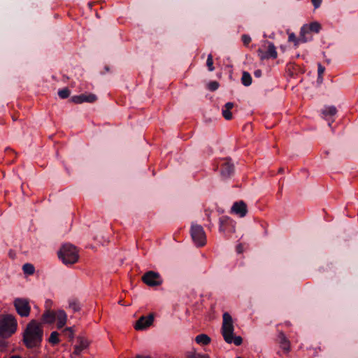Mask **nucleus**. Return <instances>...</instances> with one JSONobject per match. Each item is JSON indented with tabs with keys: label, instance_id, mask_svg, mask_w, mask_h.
<instances>
[{
	"label": "nucleus",
	"instance_id": "1",
	"mask_svg": "<svg viewBox=\"0 0 358 358\" xmlns=\"http://www.w3.org/2000/svg\"><path fill=\"white\" fill-rule=\"evenodd\" d=\"M42 324L32 320L26 326L23 332V343L27 348H38L43 340Z\"/></svg>",
	"mask_w": 358,
	"mask_h": 358
},
{
	"label": "nucleus",
	"instance_id": "2",
	"mask_svg": "<svg viewBox=\"0 0 358 358\" xmlns=\"http://www.w3.org/2000/svg\"><path fill=\"white\" fill-rule=\"evenodd\" d=\"M222 334L227 343H234L236 345H241L243 339L241 336H234V324L231 316L228 313L223 314Z\"/></svg>",
	"mask_w": 358,
	"mask_h": 358
},
{
	"label": "nucleus",
	"instance_id": "3",
	"mask_svg": "<svg viewBox=\"0 0 358 358\" xmlns=\"http://www.w3.org/2000/svg\"><path fill=\"white\" fill-rule=\"evenodd\" d=\"M17 327V322L13 315L0 316V337L6 338L13 334Z\"/></svg>",
	"mask_w": 358,
	"mask_h": 358
},
{
	"label": "nucleus",
	"instance_id": "4",
	"mask_svg": "<svg viewBox=\"0 0 358 358\" xmlns=\"http://www.w3.org/2000/svg\"><path fill=\"white\" fill-rule=\"evenodd\" d=\"M58 255L65 264H74L78 260V251L76 247L71 244L64 245Z\"/></svg>",
	"mask_w": 358,
	"mask_h": 358
},
{
	"label": "nucleus",
	"instance_id": "5",
	"mask_svg": "<svg viewBox=\"0 0 358 358\" xmlns=\"http://www.w3.org/2000/svg\"><path fill=\"white\" fill-rule=\"evenodd\" d=\"M14 306L21 317H28L31 311L29 301L26 299L17 298L14 301Z\"/></svg>",
	"mask_w": 358,
	"mask_h": 358
},
{
	"label": "nucleus",
	"instance_id": "6",
	"mask_svg": "<svg viewBox=\"0 0 358 358\" xmlns=\"http://www.w3.org/2000/svg\"><path fill=\"white\" fill-rule=\"evenodd\" d=\"M191 234L194 242L199 247L206 243V235L201 226L195 225L192 227Z\"/></svg>",
	"mask_w": 358,
	"mask_h": 358
},
{
	"label": "nucleus",
	"instance_id": "7",
	"mask_svg": "<svg viewBox=\"0 0 358 358\" xmlns=\"http://www.w3.org/2000/svg\"><path fill=\"white\" fill-rule=\"evenodd\" d=\"M142 281L150 287L159 286L162 283L160 275L155 271H148L141 278Z\"/></svg>",
	"mask_w": 358,
	"mask_h": 358
},
{
	"label": "nucleus",
	"instance_id": "8",
	"mask_svg": "<svg viewBox=\"0 0 358 358\" xmlns=\"http://www.w3.org/2000/svg\"><path fill=\"white\" fill-rule=\"evenodd\" d=\"M155 320V314L150 313L147 316H141L135 323L134 329L136 331L144 330L152 325Z\"/></svg>",
	"mask_w": 358,
	"mask_h": 358
},
{
	"label": "nucleus",
	"instance_id": "9",
	"mask_svg": "<svg viewBox=\"0 0 358 358\" xmlns=\"http://www.w3.org/2000/svg\"><path fill=\"white\" fill-rule=\"evenodd\" d=\"M321 29V25L317 22L310 23L308 25H306L302 27L301 30V41L306 43L307 39L306 38V33L310 31L315 33H318Z\"/></svg>",
	"mask_w": 358,
	"mask_h": 358
},
{
	"label": "nucleus",
	"instance_id": "10",
	"mask_svg": "<svg viewBox=\"0 0 358 358\" xmlns=\"http://www.w3.org/2000/svg\"><path fill=\"white\" fill-rule=\"evenodd\" d=\"M259 56L261 59H268L269 58L275 59L278 56V53L276 51V48L273 43H269L268 45V49L266 52H264L262 50H258Z\"/></svg>",
	"mask_w": 358,
	"mask_h": 358
},
{
	"label": "nucleus",
	"instance_id": "11",
	"mask_svg": "<svg viewBox=\"0 0 358 358\" xmlns=\"http://www.w3.org/2000/svg\"><path fill=\"white\" fill-rule=\"evenodd\" d=\"M96 100V97L93 94H80L71 97V101L76 104H80L84 102L92 103Z\"/></svg>",
	"mask_w": 358,
	"mask_h": 358
},
{
	"label": "nucleus",
	"instance_id": "12",
	"mask_svg": "<svg viewBox=\"0 0 358 358\" xmlns=\"http://www.w3.org/2000/svg\"><path fill=\"white\" fill-rule=\"evenodd\" d=\"M231 212L240 217H244L248 212L246 203L243 201L235 202L231 207Z\"/></svg>",
	"mask_w": 358,
	"mask_h": 358
},
{
	"label": "nucleus",
	"instance_id": "13",
	"mask_svg": "<svg viewBox=\"0 0 358 358\" xmlns=\"http://www.w3.org/2000/svg\"><path fill=\"white\" fill-rule=\"evenodd\" d=\"M57 327L58 329L62 328L66 323L67 315L63 310H58L56 313Z\"/></svg>",
	"mask_w": 358,
	"mask_h": 358
},
{
	"label": "nucleus",
	"instance_id": "14",
	"mask_svg": "<svg viewBox=\"0 0 358 358\" xmlns=\"http://www.w3.org/2000/svg\"><path fill=\"white\" fill-rule=\"evenodd\" d=\"M57 311L47 310L42 315V321L44 323L52 324L56 320Z\"/></svg>",
	"mask_w": 358,
	"mask_h": 358
},
{
	"label": "nucleus",
	"instance_id": "15",
	"mask_svg": "<svg viewBox=\"0 0 358 358\" xmlns=\"http://www.w3.org/2000/svg\"><path fill=\"white\" fill-rule=\"evenodd\" d=\"M279 338L280 339V343L281 348L285 352H289L291 345H290V342L287 340L285 335L282 332H280L279 334Z\"/></svg>",
	"mask_w": 358,
	"mask_h": 358
},
{
	"label": "nucleus",
	"instance_id": "16",
	"mask_svg": "<svg viewBox=\"0 0 358 358\" xmlns=\"http://www.w3.org/2000/svg\"><path fill=\"white\" fill-rule=\"evenodd\" d=\"M233 171V165L229 162H225L222 166L221 173L224 176H229Z\"/></svg>",
	"mask_w": 358,
	"mask_h": 358
},
{
	"label": "nucleus",
	"instance_id": "17",
	"mask_svg": "<svg viewBox=\"0 0 358 358\" xmlns=\"http://www.w3.org/2000/svg\"><path fill=\"white\" fill-rule=\"evenodd\" d=\"M195 341L199 344H202V345H206L210 343L211 340H210V338L208 335L200 334L196 337Z\"/></svg>",
	"mask_w": 358,
	"mask_h": 358
},
{
	"label": "nucleus",
	"instance_id": "18",
	"mask_svg": "<svg viewBox=\"0 0 358 358\" xmlns=\"http://www.w3.org/2000/svg\"><path fill=\"white\" fill-rule=\"evenodd\" d=\"M241 81L245 86L250 85L252 83V77L250 73L244 71L242 75Z\"/></svg>",
	"mask_w": 358,
	"mask_h": 358
},
{
	"label": "nucleus",
	"instance_id": "19",
	"mask_svg": "<svg viewBox=\"0 0 358 358\" xmlns=\"http://www.w3.org/2000/svg\"><path fill=\"white\" fill-rule=\"evenodd\" d=\"M187 358H210L208 355H201L195 350L190 351L187 355Z\"/></svg>",
	"mask_w": 358,
	"mask_h": 358
},
{
	"label": "nucleus",
	"instance_id": "20",
	"mask_svg": "<svg viewBox=\"0 0 358 358\" xmlns=\"http://www.w3.org/2000/svg\"><path fill=\"white\" fill-rule=\"evenodd\" d=\"M48 341L52 345L58 344L60 341L59 338V334L57 331L52 332Z\"/></svg>",
	"mask_w": 358,
	"mask_h": 358
},
{
	"label": "nucleus",
	"instance_id": "21",
	"mask_svg": "<svg viewBox=\"0 0 358 358\" xmlns=\"http://www.w3.org/2000/svg\"><path fill=\"white\" fill-rule=\"evenodd\" d=\"M23 271L27 275H32L35 271L34 266L31 264H25L23 266Z\"/></svg>",
	"mask_w": 358,
	"mask_h": 358
},
{
	"label": "nucleus",
	"instance_id": "22",
	"mask_svg": "<svg viewBox=\"0 0 358 358\" xmlns=\"http://www.w3.org/2000/svg\"><path fill=\"white\" fill-rule=\"evenodd\" d=\"M62 333L65 336L68 337L71 341H73L74 338V331L72 328H66L63 330Z\"/></svg>",
	"mask_w": 358,
	"mask_h": 358
},
{
	"label": "nucleus",
	"instance_id": "23",
	"mask_svg": "<svg viewBox=\"0 0 358 358\" xmlns=\"http://www.w3.org/2000/svg\"><path fill=\"white\" fill-rule=\"evenodd\" d=\"M78 339L80 341V346L77 347L76 349H79V350H82L85 348H87L89 346L90 342L87 339L82 338V337H79Z\"/></svg>",
	"mask_w": 358,
	"mask_h": 358
},
{
	"label": "nucleus",
	"instance_id": "24",
	"mask_svg": "<svg viewBox=\"0 0 358 358\" xmlns=\"http://www.w3.org/2000/svg\"><path fill=\"white\" fill-rule=\"evenodd\" d=\"M288 40L289 42L294 43L295 45H298L299 42L301 41V36H300V38H297L294 33H290L289 34Z\"/></svg>",
	"mask_w": 358,
	"mask_h": 358
},
{
	"label": "nucleus",
	"instance_id": "25",
	"mask_svg": "<svg viewBox=\"0 0 358 358\" xmlns=\"http://www.w3.org/2000/svg\"><path fill=\"white\" fill-rule=\"evenodd\" d=\"M58 94L62 99H66L69 96L70 90L68 88H64L62 90H59Z\"/></svg>",
	"mask_w": 358,
	"mask_h": 358
},
{
	"label": "nucleus",
	"instance_id": "26",
	"mask_svg": "<svg viewBox=\"0 0 358 358\" xmlns=\"http://www.w3.org/2000/svg\"><path fill=\"white\" fill-rule=\"evenodd\" d=\"M336 113V108L334 106H330L323 112V114L325 115H334Z\"/></svg>",
	"mask_w": 358,
	"mask_h": 358
},
{
	"label": "nucleus",
	"instance_id": "27",
	"mask_svg": "<svg viewBox=\"0 0 358 358\" xmlns=\"http://www.w3.org/2000/svg\"><path fill=\"white\" fill-rule=\"evenodd\" d=\"M207 66L208 67V69L212 71L214 70V66H213V56L212 55H209L208 56V59H207Z\"/></svg>",
	"mask_w": 358,
	"mask_h": 358
},
{
	"label": "nucleus",
	"instance_id": "28",
	"mask_svg": "<svg viewBox=\"0 0 358 358\" xmlns=\"http://www.w3.org/2000/svg\"><path fill=\"white\" fill-rule=\"evenodd\" d=\"M69 306L74 312H78L80 310V304L76 301L71 302Z\"/></svg>",
	"mask_w": 358,
	"mask_h": 358
},
{
	"label": "nucleus",
	"instance_id": "29",
	"mask_svg": "<svg viewBox=\"0 0 358 358\" xmlns=\"http://www.w3.org/2000/svg\"><path fill=\"white\" fill-rule=\"evenodd\" d=\"M222 115H223V117L227 120L232 119V117H233L231 110H227V109L224 110L222 111Z\"/></svg>",
	"mask_w": 358,
	"mask_h": 358
},
{
	"label": "nucleus",
	"instance_id": "30",
	"mask_svg": "<svg viewBox=\"0 0 358 358\" xmlns=\"http://www.w3.org/2000/svg\"><path fill=\"white\" fill-rule=\"evenodd\" d=\"M325 71V68L321 64L318 65V80L320 82L322 81V75Z\"/></svg>",
	"mask_w": 358,
	"mask_h": 358
},
{
	"label": "nucleus",
	"instance_id": "31",
	"mask_svg": "<svg viewBox=\"0 0 358 358\" xmlns=\"http://www.w3.org/2000/svg\"><path fill=\"white\" fill-rule=\"evenodd\" d=\"M208 88L211 91H215L219 87V83L217 81H212L208 83Z\"/></svg>",
	"mask_w": 358,
	"mask_h": 358
},
{
	"label": "nucleus",
	"instance_id": "32",
	"mask_svg": "<svg viewBox=\"0 0 358 358\" xmlns=\"http://www.w3.org/2000/svg\"><path fill=\"white\" fill-rule=\"evenodd\" d=\"M242 41L243 42V44L245 46H248L250 44V43L251 42V38L250 36H248L247 34H244L242 36Z\"/></svg>",
	"mask_w": 358,
	"mask_h": 358
},
{
	"label": "nucleus",
	"instance_id": "33",
	"mask_svg": "<svg viewBox=\"0 0 358 358\" xmlns=\"http://www.w3.org/2000/svg\"><path fill=\"white\" fill-rule=\"evenodd\" d=\"M311 1L315 8H317L320 6L322 0H311Z\"/></svg>",
	"mask_w": 358,
	"mask_h": 358
},
{
	"label": "nucleus",
	"instance_id": "34",
	"mask_svg": "<svg viewBox=\"0 0 358 358\" xmlns=\"http://www.w3.org/2000/svg\"><path fill=\"white\" fill-rule=\"evenodd\" d=\"M237 252L240 254L243 252L244 248L242 243H240L236 247Z\"/></svg>",
	"mask_w": 358,
	"mask_h": 358
},
{
	"label": "nucleus",
	"instance_id": "35",
	"mask_svg": "<svg viewBox=\"0 0 358 358\" xmlns=\"http://www.w3.org/2000/svg\"><path fill=\"white\" fill-rule=\"evenodd\" d=\"M234 107V103L231 102H228L225 104V108L227 110H231Z\"/></svg>",
	"mask_w": 358,
	"mask_h": 358
},
{
	"label": "nucleus",
	"instance_id": "36",
	"mask_svg": "<svg viewBox=\"0 0 358 358\" xmlns=\"http://www.w3.org/2000/svg\"><path fill=\"white\" fill-rule=\"evenodd\" d=\"M6 347V343L3 340L0 339V350L5 349Z\"/></svg>",
	"mask_w": 358,
	"mask_h": 358
},
{
	"label": "nucleus",
	"instance_id": "37",
	"mask_svg": "<svg viewBox=\"0 0 358 358\" xmlns=\"http://www.w3.org/2000/svg\"><path fill=\"white\" fill-rule=\"evenodd\" d=\"M255 75L257 76H261V71L260 70H257L255 72Z\"/></svg>",
	"mask_w": 358,
	"mask_h": 358
},
{
	"label": "nucleus",
	"instance_id": "38",
	"mask_svg": "<svg viewBox=\"0 0 358 358\" xmlns=\"http://www.w3.org/2000/svg\"><path fill=\"white\" fill-rule=\"evenodd\" d=\"M137 358H151L150 357H141V356H138L137 357Z\"/></svg>",
	"mask_w": 358,
	"mask_h": 358
},
{
	"label": "nucleus",
	"instance_id": "39",
	"mask_svg": "<svg viewBox=\"0 0 358 358\" xmlns=\"http://www.w3.org/2000/svg\"><path fill=\"white\" fill-rule=\"evenodd\" d=\"M10 358H21V357L19 356H12Z\"/></svg>",
	"mask_w": 358,
	"mask_h": 358
},
{
	"label": "nucleus",
	"instance_id": "40",
	"mask_svg": "<svg viewBox=\"0 0 358 358\" xmlns=\"http://www.w3.org/2000/svg\"><path fill=\"white\" fill-rule=\"evenodd\" d=\"M279 172H282V169H280Z\"/></svg>",
	"mask_w": 358,
	"mask_h": 358
},
{
	"label": "nucleus",
	"instance_id": "41",
	"mask_svg": "<svg viewBox=\"0 0 358 358\" xmlns=\"http://www.w3.org/2000/svg\"><path fill=\"white\" fill-rule=\"evenodd\" d=\"M237 358H241V357H237Z\"/></svg>",
	"mask_w": 358,
	"mask_h": 358
}]
</instances>
